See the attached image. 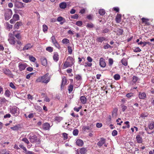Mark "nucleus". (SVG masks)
Masks as SVG:
<instances>
[{"label": "nucleus", "instance_id": "nucleus-1", "mask_svg": "<svg viewBox=\"0 0 154 154\" xmlns=\"http://www.w3.org/2000/svg\"><path fill=\"white\" fill-rule=\"evenodd\" d=\"M50 80V77L49 76V73H47L45 75L39 77L36 80L37 82H42L47 84Z\"/></svg>", "mask_w": 154, "mask_h": 154}, {"label": "nucleus", "instance_id": "nucleus-2", "mask_svg": "<svg viewBox=\"0 0 154 154\" xmlns=\"http://www.w3.org/2000/svg\"><path fill=\"white\" fill-rule=\"evenodd\" d=\"M74 59L72 57H68L64 63V66L66 68L71 67L74 64Z\"/></svg>", "mask_w": 154, "mask_h": 154}, {"label": "nucleus", "instance_id": "nucleus-3", "mask_svg": "<svg viewBox=\"0 0 154 154\" xmlns=\"http://www.w3.org/2000/svg\"><path fill=\"white\" fill-rule=\"evenodd\" d=\"M10 110V112L15 116H17L19 114V109L16 106L11 108Z\"/></svg>", "mask_w": 154, "mask_h": 154}, {"label": "nucleus", "instance_id": "nucleus-4", "mask_svg": "<svg viewBox=\"0 0 154 154\" xmlns=\"http://www.w3.org/2000/svg\"><path fill=\"white\" fill-rule=\"evenodd\" d=\"M12 14V10L10 9H7L5 14V20H8L11 18Z\"/></svg>", "mask_w": 154, "mask_h": 154}, {"label": "nucleus", "instance_id": "nucleus-5", "mask_svg": "<svg viewBox=\"0 0 154 154\" xmlns=\"http://www.w3.org/2000/svg\"><path fill=\"white\" fill-rule=\"evenodd\" d=\"M51 40H52V42L55 47L58 49L60 48V46L58 43L56 41L55 37L54 36H52L51 38Z\"/></svg>", "mask_w": 154, "mask_h": 154}, {"label": "nucleus", "instance_id": "nucleus-6", "mask_svg": "<svg viewBox=\"0 0 154 154\" xmlns=\"http://www.w3.org/2000/svg\"><path fill=\"white\" fill-rule=\"evenodd\" d=\"M4 73L6 75L11 78H13L14 75L11 74V71L8 69H3Z\"/></svg>", "mask_w": 154, "mask_h": 154}, {"label": "nucleus", "instance_id": "nucleus-7", "mask_svg": "<svg viewBox=\"0 0 154 154\" xmlns=\"http://www.w3.org/2000/svg\"><path fill=\"white\" fill-rule=\"evenodd\" d=\"M27 66V64L24 62L20 63L19 64V69L20 71L24 70Z\"/></svg>", "mask_w": 154, "mask_h": 154}, {"label": "nucleus", "instance_id": "nucleus-8", "mask_svg": "<svg viewBox=\"0 0 154 154\" xmlns=\"http://www.w3.org/2000/svg\"><path fill=\"white\" fill-rule=\"evenodd\" d=\"M143 134L140 133V134L137 135L136 137V139L137 142L138 143H141L143 142L142 136Z\"/></svg>", "mask_w": 154, "mask_h": 154}, {"label": "nucleus", "instance_id": "nucleus-9", "mask_svg": "<svg viewBox=\"0 0 154 154\" xmlns=\"http://www.w3.org/2000/svg\"><path fill=\"white\" fill-rule=\"evenodd\" d=\"M23 4H24L21 2H16L15 4V6L18 8H21L24 7Z\"/></svg>", "mask_w": 154, "mask_h": 154}, {"label": "nucleus", "instance_id": "nucleus-10", "mask_svg": "<svg viewBox=\"0 0 154 154\" xmlns=\"http://www.w3.org/2000/svg\"><path fill=\"white\" fill-rule=\"evenodd\" d=\"M105 143V139L102 137L100 138V140L97 143V145L99 147H100Z\"/></svg>", "mask_w": 154, "mask_h": 154}, {"label": "nucleus", "instance_id": "nucleus-11", "mask_svg": "<svg viewBox=\"0 0 154 154\" xmlns=\"http://www.w3.org/2000/svg\"><path fill=\"white\" fill-rule=\"evenodd\" d=\"M100 65L102 67H105L106 66L105 60L103 58H101L100 60Z\"/></svg>", "mask_w": 154, "mask_h": 154}, {"label": "nucleus", "instance_id": "nucleus-12", "mask_svg": "<svg viewBox=\"0 0 154 154\" xmlns=\"http://www.w3.org/2000/svg\"><path fill=\"white\" fill-rule=\"evenodd\" d=\"M29 139H30V141L31 143L35 142L37 140V137L35 135L30 136Z\"/></svg>", "mask_w": 154, "mask_h": 154}, {"label": "nucleus", "instance_id": "nucleus-13", "mask_svg": "<svg viewBox=\"0 0 154 154\" xmlns=\"http://www.w3.org/2000/svg\"><path fill=\"white\" fill-rule=\"evenodd\" d=\"M32 46L30 43H28L26 44L23 48V51H25L26 50H28L32 48Z\"/></svg>", "mask_w": 154, "mask_h": 154}, {"label": "nucleus", "instance_id": "nucleus-14", "mask_svg": "<svg viewBox=\"0 0 154 154\" xmlns=\"http://www.w3.org/2000/svg\"><path fill=\"white\" fill-rule=\"evenodd\" d=\"M50 127V124L48 123H44L42 125L43 128L45 130L49 129Z\"/></svg>", "mask_w": 154, "mask_h": 154}, {"label": "nucleus", "instance_id": "nucleus-15", "mask_svg": "<svg viewBox=\"0 0 154 154\" xmlns=\"http://www.w3.org/2000/svg\"><path fill=\"white\" fill-rule=\"evenodd\" d=\"M15 38L14 37L11 36V37H9V38L8 39V41L11 44L14 45L15 43Z\"/></svg>", "mask_w": 154, "mask_h": 154}, {"label": "nucleus", "instance_id": "nucleus-16", "mask_svg": "<svg viewBox=\"0 0 154 154\" xmlns=\"http://www.w3.org/2000/svg\"><path fill=\"white\" fill-rule=\"evenodd\" d=\"M8 102V100H7L4 97H0V104L1 105H3L5 103H6Z\"/></svg>", "mask_w": 154, "mask_h": 154}, {"label": "nucleus", "instance_id": "nucleus-17", "mask_svg": "<svg viewBox=\"0 0 154 154\" xmlns=\"http://www.w3.org/2000/svg\"><path fill=\"white\" fill-rule=\"evenodd\" d=\"M121 15L120 14H118L116 18V21L117 23H120L121 20Z\"/></svg>", "mask_w": 154, "mask_h": 154}, {"label": "nucleus", "instance_id": "nucleus-18", "mask_svg": "<svg viewBox=\"0 0 154 154\" xmlns=\"http://www.w3.org/2000/svg\"><path fill=\"white\" fill-rule=\"evenodd\" d=\"M87 151V149L84 147L81 148L79 150V152L81 154H85Z\"/></svg>", "mask_w": 154, "mask_h": 154}, {"label": "nucleus", "instance_id": "nucleus-19", "mask_svg": "<svg viewBox=\"0 0 154 154\" xmlns=\"http://www.w3.org/2000/svg\"><path fill=\"white\" fill-rule=\"evenodd\" d=\"M80 100L82 104H85L87 102V99L85 96H82L80 97Z\"/></svg>", "mask_w": 154, "mask_h": 154}, {"label": "nucleus", "instance_id": "nucleus-20", "mask_svg": "<svg viewBox=\"0 0 154 154\" xmlns=\"http://www.w3.org/2000/svg\"><path fill=\"white\" fill-rule=\"evenodd\" d=\"M76 144L79 146H82L83 144L82 140L81 139H78L76 141Z\"/></svg>", "mask_w": 154, "mask_h": 154}, {"label": "nucleus", "instance_id": "nucleus-21", "mask_svg": "<svg viewBox=\"0 0 154 154\" xmlns=\"http://www.w3.org/2000/svg\"><path fill=\"white\" fill-rule=\"evenodd\" d=\"M41 61L42 65L44 66H45L47 65V60L46 59L44 58H42L41 59Z\"/></svg>", "mask_w": 154, "mask_h": 154}, {"label": "nucleus", "instance_id": "nucleus-22", "mask_svg": "<svg viewBox=\"0 0 154 154\" xmlns=\"http://www.w3.org/2000/svg\"><path fill=\"white\" fill-rule=\"evenodd\" d=\"M106 38L103 37H100L97 38L96 39V41L98 42L102 43L103 41L105 40Z\"/></svg>", "mask_w": 154, "mask_h": 154}, {"label": "nucleus", "instance_id": "nucleus-23", "mask_svg": "<svg viewBox=\"0 0 154 154\" xmlns=\"http://www.w3.org/2000/svg\"><path fill=\"white\" fill-rule=\"evenodd\" d=\"M53 59L55 61H57L59 60V55L57 52L54 53L53 56Z\"/></svg>", "mask_w": 154, "mask_h": 154}, {"label": "nucleus", "instance_id": "nucleus-24", "mask_svg": "<svg viewBox=\"0 0 154 154\" xmlns=\"http://www.w3.org/2000/svg\"><path fill=\"white\" fill-rule=\"evenodd\" d=\"M22 25V23L21 22H17L15 24L14 28L16 29H18L20 26Z\"/></svg>", "mask_w": 154, "mask_h": 154}, {"label": "nucleus", "instance_id": "nucleus-25", "mask_svg": "<svg viewBox=\"0 0 154 154\" xmlns=\"http://www.w3.org/2000/svg\"><path fill=\"white\" fill-rule=\"evenodd\" d=\"M139 97L140 99H144L146 97V94L144 93H140L139 94Z\"/></svg>", "mask_w": 154, "mask_h": 154}, {"label": "nucleus", "instance_id": "nucleus-26", "mask_svg": "<svg viewBox=\"0 0 154 154\" xmlns=\"http://www.w3.org/2000/svg\"><path fill=\"white\" fill-rule=\"evenodd\" d=\"M60 8L62 9H64L66 7V3L63 2L60 4Z\"/></svg>", "mask_w": 154, "mask_h": 154}, {"label": "nucleus", "instance_id": "nucleus-27", "mask_svg": "<svg viewBox=\"0 0 154 154\" xmlns=\"http://www.w3.org/2000/svg\"><path fill=\"white\" fill-rule=\"evenodd\" d=\"M143 23H144L146 24L149 25V23L148 22L149 21V19H148L143 18L141 19Z\"/></svg>", "mask_w": 154, "mask_h": 154}, {"label": "nucleus", "instance_id": "nucleus-28", "mask_svg": "<svg viewBox=\"0 0 154 154\" xmlns=\"http://www.w3.org/2000/svg\"><path fill=\"white\" fill-rule=\"evenodd\" d=\"M13 18L14 19L15 21H16L19 20V16L17 14H14L13 16Z\"/></svg>", "mask_w": 154, "mask_h": 154}, {"label": "nucleus", "instance_id": "nucleus-29", "mask_svg": "<svg viewBox=\"0 0 154 154\" xmlns=\"http://www.w3.org/2000/svg\"><path fill=\"white\" fill-rule=\"evenodd\" d=\"M67 82L66 79V78L64 77L62 78L61 87L64 86Z\"/></svg>", "mask_w": 154, "mask_h": 154}, {"label": "nucleus", "instance_id": "nucleus-30", "mask_svg": "<svg viewBox=\"0 0 154 154\" xmlns=\"http://www.w3.org/2000/svg\"><path fill=\"white\" fill-rule=\"evenodd\" d=\"M62 42L63 44H67L69 42V41L67 38H64L62 40Z\"/></svg>", "mask_w": 154, "mask_h": 154}, {"label": "nucleus", "instance_id": "nucleus-31", "mask_svg": "<svg viewBox=\"0 0 154 154\" xmlns=\"http://www.w3.org/2000/svg\"><path fill=\"white\" fill-rule=\"evenodd\" d=\"M148 127L149 129H152L154 128V122H152L150 123L148 125Z\"/></svg>", "mask_w": 154, "mask_h": 154}, {"label": "nucleus", "instance_id": "nucleus-32", "mask_svg": "<svg viewBox=\"0 0 154 154\" xmlns=\"http://www.w3.org/2000/svg\"><path fill=\"white\" fill-rule=\"evenodd\" d=\"M73 85H70L68 87V90L69 91V93H71L73 89Z\"/></svg>", "mask_w": 154, "mask_h": 154}, {"label": "nucleus", "instance_id": "nucleus-33", "mask_svg": "<svg viewBox=\"0 0 154 154\" xmlns=\"http://www.w3.org/2000/svg\"><path fill=\"white\" fill-rule=\"evenodd\" d=\"M5 95L7 97H9L11 95V93L8 90H6L5 93Z\"/></svg>", "mask_w": 154, "mask_h": 154}, {"label": "nucleus", "instance_id": "nucleus-34", "mask_svg": "<svg viewBox=\"0 0 154 154\" xmlns=\"http://www.w3.org/2000/svg\"><path fill=\"white\" fill-rule=\"evenodd\" d=\"M121 63L122 64L125 66H126L127 65V62L126 60L125 59H123L121 60Z\"/></svg>", "mask_w": 154, "mask_h": 154}, {"label": "nucleus", "instance_id": "nucleus-35", "mask_svg": "<svg viewBox=\"0 0 154 154\" xmlns=\"http://www.w3.org/2000/svg\"><path fill=\"white\" fill-rule=\"evenodd\" d=\"M57 20L58 22L63 21V22H65V21L64 19L61 17H58L57 19Z\"/></svg>", "mask_w": 154, "mask_h": 154}, {"label": "nucleus", "instance_id": "nucleus-36", "mask_svg": "<svg viewBox=\"0 0 154 154\" xmlns=\"http://www.w3.org/2000/svg\"><path fill=\"white\" fill-rule=\"evenodd\" d=\"M99 14L101 15H103L105 14V11L103 9H100L99 11Z\"/></svg>", "mask_w": 154, "mask_h": 154}, {"label": "nucleus", "instance_id": "nucleus-37", "mask_svg": "<svg viewBox=\"0 0 154 154\" xmlns=\"http://www.w3.org/2000/svg\"><path fill=\"white\" fill-rule=\"evenodd\" d=\"M120 76L118 74H115L114 76V78L116 80H118L120 79Z\"/></svg>", "mask_w": 154, "mask_h": 154}, {"label": "nucleus", "instance_id": "nucleus-38", "mask_svg": "<svg viewBox=\"0 0 154 154\" xmlns=\"http://www.w3.org/2000/svg\"><path fill=\"white\" fill-rule=\"evenodd\" d=\"M6 26L8 29H10L12 28L13 26L12 25L10 24L9 23H6Z\"/></svg>", "mask_w": 154, "mask_h": 154}, {"label": "nucleus", "instance_id": "nucleus-39", "mask_svg": "<svg viewBox=\"0 0 154 154\" xmlns=\"http://www.w3.org/2000/svg\"><path fill=\"white\" fill-rule=\"evenodd\" d=\"M92 65V64L91 63V62H86L85 63V67H91V66Z\"/></svg>", "mask_w": 154, "mask_h": 154}, {"label": "nucleus", "instance_id": "nucleus-40", "mask_svg": "<svg viewBox=\"0 0 154 154\" xmlns=\"http://www.w3.org/2000/svg\"><path fill=\"white\" fill-rule=\"evenodd\" d=\"M48 29V26L44 24L43 25V30L44 32H46Z\"/></svg>", "mask_w": 154, "mask_h": 154}, {"label": "nucleus", "instance_id": "nucleus-41", "mask_svg": "<svg viewBox=\"0 0 154 154\" xmlns=\"http://www.w3.org/2000/svg\"><path fill=\"white\" fill-rule=\"evenodd\" d=\"M134 93H130L127 94L126 95V96L128 98H130L134 96Z\"/></svg>", "mask_w": 154, "mask_h": 154}, {"label": "nucleus", "instance_id": "nucleus-42", "mask_svg": "<svg viewBox=\"0 0 154 154\" xmlns=\"http://www.w3.org/2000/svg\"><path fill=\"white\" fill-rule=\"evenodd\" d=\"M82 21H77L76 23V24L79 26H82Z\"/></svg>", "mask_w": 154, "mask_h": 154}, {"label": "nucleus", "instance_id": "nucleus-43", "mask_svg": "<svg viewBox=\"0 0 154 154\" xmlns=\"http://www.w3.org/2000/svg\"><path fill=\"white\" fill-rule=\"evenodd\" d=\"M123 30L122 29H119L117 31V34L119 35H121L123 32Z\"/></svg>", "mask_w": 154, "mask_h": 154}, {"label": "nucleus", "instance_id": "nucleus-44", "mask_svg": "<svg viewBox=\"0 0 154 154\" xmlns=\"http://www.w3.org/2000/svg\"><path fill=\"white\" fill-rule=\"evenodd\" d=\"M22 140L23 142H24L25 143H26L27 144H28L29 143V142L27 138H23Z\"/></svg>", "mask_w": 154, "mask_h": 154}, {"label": "nucleus", "instance_id": "nucleus-45", "mask_svg": "<svg viewBox=\"0 0 154 154\" xmlns=\"http://www.w3.org/2000/svg\"><path fill=\"white\" fill-rule=\"evenodd\" d=\"M78 130L77 129H75L73 131V134L74 135L76 136L78 134Z\"/></svg>", "mask_w": 154, "mask_h": 154}, {"label": "nucleus", "instance_id": "nucleus-46", "mask_svg": "<svg viewBox=\"0 0 154 154\" xmlns=\"http://www.w3.org/2000/svg\"><path fill=\"white\" fill-rule=\"evenodd\" d=\"M29 59L31 61L33 62H34L36 60L35 57L32 56H29Z\"/></svg>", "mask_w": 154, "mask_h": 154}, {"label": "nucleus", "instance_id": "nucleus-47", "mask_svg": "<svg viewBox=\"0 0 154 154\" xmlns=\"http://www.w3.org/2000/svg\"><path fill=\"white\" fill-rule=\"evenodd\" d=\"M62 119V118L60 117H57L55 118V120L58 122H60Z\"/></svg>", "mask_w": 154, "mask_h": 154}, {"label": "nucleus", "instance_id": "nucleus-48", "mask_svg": "<svg viewBox=\"0 0 154 154\" xmlns=\"http://www.w3.org/2000/svg\"><path fill=\"white\" fill-rule=\"evenodd\" d=\"M46 50L50 52H51L53 51V48L51 47H47L46 48Z\"/></svg>", "mask_w": 154, "mask_h": 154}, {"label": "nucleus", "instance_id": "nucleus-49", "mask_svg": "<svg viewBox=\"0 0 154 154\" xmlns=\"http://www.w3.org/2000/svg\"><path fill=\"white\" fill-rule=\"evenodd\" d=\"M68 52L70 54H71L72 53V47H71L69 46L68 47Z\"/></svg>", "mask_w": 154, "mask_h": 154}, {"label": "nucleus", "instance_id": "nucleus-50", "mask_svg": "<svg viewBox=\"0 0 154 154\" xmlns=\"http://www.w3.org/2000/svg\"><path fill=\"white\" fill-rule=\"evenodd\" d=\"M110 47H111V46L108 44H106L105 45L103 46V48L105 49H106Z\"/></svg>", "mask_w": 154, "mask_h": 154}, {"label": "nucleus", "instance_id": "nucleus-51", "mask_svg": "<svg viewBox=\"0 0 154 154\" xmlns=\"http://www.w3.org/2000/svg\"><path fill=\"white\" fill-rule=\"evenodd\" d=\"M79 17V15L78 14H75L72 16H71V18H73L74 19H77Z\"/></svg>", "mask_w": 154, "mask_h": 154}, {"label": "nucleus", "instance_id": "nucleus-52", "mask_svg": "<svg viewBox=\"0 0 154 154\" xmlns=\"http://www.w3.org/2000/svg\"><path fill=\"white\" fill-rule=\"evenodd\" d=\"M82 108V106H79L78 108H77L75 107L74 108V110L76 111L77 112H78L79 111V110L80 109H81Z\"/></svg>", "mask_w": 154, "mask_h": 154}, {"label": "nucleus", "instance_id": "nucleus-53", "mask_svg": "<svg viewBox=\"0 0 154 154\" xmlns=\"http://www.w3.org/2000/svg\"><path fill=\"white\" fill-rule=\"evenodd\" d=\"M86 27L88 28H91L94 27V25L92 23H88Z\"/></svg>", "mask_w": 154, "mask_h": 154}, {"label": "nucleus", "instance_id": "nucleus-54", "mask_svg": "<svg viewBox=\"0 0 154 154\" xmlns=\"http://www.w3.org/2000/svg\"><path fill=\"white\" fill-rule=\"evenodd\" d=\"M63 135L64 140H66L67 139V134L66 133H64L63 134Z\"/></svg>", "mask_w": 154, "mask_h": 154}, {"label": "nucleus", "instance_id": "nucleus-55", "mask_svg": "<svg viewBox=\"0 0 154 154\" xmlns=\"http://www.w3.org/2000/svg\"><path fill=\"white\" fill-rule=\"evenodd\" d=\"M117 132L116 130H114L113 131L112 133V135L113 136H115L117 135Z\"/></svg>", "mask_w": 154, "mask_h": 154}, {"label": "nucleus", "instance_id": "nucleus-56", "mask_svg": "<svg viewBox=\"0 0 154 154\" xmlns=\"http://www.w3.org/2000/svg\"><path fill=\"white\" fill-rule=\"evenodd\" d=\"M109 63L110 65L111 66L113 63V60L112 58H109Z\"/></svg>", "mask_w": 154, "mask_h": 154}, {"label": "nucleus", "instance_id": "nucleus-57", "mask_svg": "<svg viewBox=\"0 0 154 154\" xmlns=\"http://www.w3.org/2000/svg\"><path fill=\"white\" fill-rule=\"evenodd\" d=\"M121 108H122V110L123 112H124L126 109L127 107H126V106L124 105H122L121 106Z\"/></svg>", "mask_w": 154, "mask_h": 154}, {"label": "nucleus", "instance_id": "nucleus-58", "mask_svg": "<svg viewBox=\"0 0 154 154\" xmlns=\"http://www.w3.org/2000/svg\"><path fill=\"white\" fill-rule=\"evenodd\" d=\"M10 86L14 89H16V87L15 85L12 82H11L10 84Z\"/></svg>", "mask_w": 154, "mask_h": 154}, {"label": "nucleus", "instance_id": "nucleus-59", "mask_svg": "<svg viewBox=\"0 0 154 154\" xmlns=\"http://www.w3.org/2000/svg\"><path fill=\"white\" fill-rule=\"evenodd\" d=\"M87 59L88 61L89 62H91L93 61L92 59L89 56H88L87 57Z\"/></svg>", "mask_w": 154, "mask_h": 154}, {"label": "nucleus", "instance_id": "nucleus-60", "mask_svg": "<svg viewBox=\"0 0 154 154\" xmlns=\"http://www.w3.org/2000/svg\"><path fill=\"white\" fill-rule=\"evenodd\" d=\"M15 37L18 39H20L21 38V36L19 33H18L14 35Z\"/></svg>", "mask_w": 154, "mask_h": 154}, {"label": "nucleus", "instance_id": "nucleus-61", "mask_svg": "<svg viewBox=\"0 0 154 154\" xmlns=\"http://www.w3.org/2000/svg\"><path fill=\"white\" fill-rule=\"evenodd\" d=\"M10 128L14 130H17L18 127L17 126H15L14 127H11Z\"/></svg>", "mask_w": 154, "mask_h": 154}, {"label": "nucleus", "instance_id": "nucleus-62", "mask_svg": "<svg viewBox=\"0 0 154 154\" xmlns=\"http://www.w3.org/2000/svg\"><path fill=\"white\" fill-rule=\"evenodd\" d=\"M75 32L73 31H72L71 30H69L68 31V34H71V35H73L74 34Z\"/></svg>", "mask_w": 154, "mask_h": 154}, {"label": "nucleus", "instance_id": "nucleus-63", "mask_svg": "<svg viewBox=\"0 0 154 154\" xmlns=\"http://www.w3.org/2000/svg\"><path fill=\"white\" fill-rule=\"evenodd\" d=\"M11 116V115L9 114H7L4 116V118H10Z\"/></svg>", "mask_w": 154, "mask_h": 154}, {"label": "nucleus", "instance_id": "nucleus-64", "mask_svg": "<svg viewBox=\"0 0 154 154\" xmlns=\"http://www.w3.org/2000/svg\"><path fill=\"white\" fill-rule=\"evenodd\" d=\"M6 151V149H2L0 150V153L2 154H5V152Z\"/></svg>", "mask_w": 154, "mask_h": 154}]
</instances>
